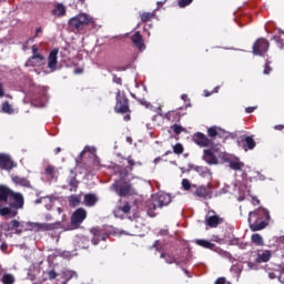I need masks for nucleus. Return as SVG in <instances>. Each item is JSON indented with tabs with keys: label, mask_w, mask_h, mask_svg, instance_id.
I'll return each instance as SVG.
<instances>
[{
	"label": "nucleus",
	"mask_w": 284,
	"mask_h": 284,
	"mask_svg": "<svg viewBox=\"0 0 284 284\" xmlns=\"http://www.w3.org/2000/svg\"><path fill=\"white\" fill-rule=\"evenodd\" d=\"M97 201H99V199L97 197L95 194L89 193L84 195V204L88 207H92L94 205H97Z\"/></svg>",
	"instance_id": "29"
},
{
	"label": "nucleus",
	"mask_w": 284,
	"mask_h": 284,
	"mask_svg": "<svg viewBox=\"0 0 284 284\" xmlns=\"http://www.w3.org/2000/svg\"><path fill=\"white\" fill-rule=\"evenodd\" d=\"M12 183H14V185H20L21 187L32 189V184L30 183V180L19 175L12 176Z\"/></svg>",
	"instance_id": "21"
},
{
	"label": "nucleus",
	"mask_w": 284,
	"mask_h": 284,
	"mask_svg": "<svg viewBox=\"0 0 284 284\" xmlns=\"http://www.w3.org/2000/svg\"><path fill=\"white\" fill-rule=\"evenodd\" d=\"M131 41L138 50H145V43L143 42V36H141L140 31H136L132 37Z\"/></svg>",
	"instance_id": "19"
},
{
	"label": "nucleus",
	"mask_w": 284,
	"mask_h": 284,
	"mask_svg": "<svg viewBox=\"0 0 284 284\" xmlns=\"http://www.w3.org/2000/svg\"><path fill=\"white\" fill-rule=\"evenodd\" d=\"M2 112H4L6 114H13L14 110L12 109V105H10L8 102H4L2 104Z\"/></svg>",
	"instance_id": "39"
},
{
	"label": "nucleus",
	"mask_w": 284,
	"mask_h": 284,
	"mask_svg": "<svg viewBox=\"0 0 284 284\" xmlns=\"http://www.w3.org/2000/svg\"><path fill=\"white\" fill-rule=\"evenodd\" d=\"M252 204H253V205H260V204H261V200L257 199V197H253Z\"/></svg>",
	"instance_id": "52"
},
{
	"label": "nucleus",
	"mask_w": 284,
	"mask_h": 284,
	"mask_svg": "<svg viewBox=\"0 0 284 284\" xmlns=\"http://www.w3.org/2000/svg\"><path fill=\"white\" fill-rule=\"evenodd\" d=\"M160 258H164L165 263H168V265H178L181 266L183 265V261H179L176 258V256H174V254L172 253H168V252H162L160 255Z\"/></svg>",
	"instance_id": "16"
},
{
	"label": "nucleus",
	"mask_w": 284,
	"mask_h": 284,
	"mask_svg": "<svg viewBox=\"0 0 284 284\" xmlns=\"http://www.w3.org/2000/svg\"><path fill=\"white\" fill-rule=\"evenodd\" d=\"M61 222L54 223H38V222H24V232H52V230H59Z\"/></svg>",
	"instance_id": "5"
},
{
	"label": "nucleus",
	"mask_w": 284,
	"mask_h": 284,
	"mask_svg": "<svg viewBox=\"0 0 284 284\" xmlns=\"http://www.w3.org/2000/svg\"><path fill=\"white\" fill-rule=\"evenodd\" d=\"M194 170L203 179H205V176H212V171L207 166H195Z\"/></svg>",
	"instance_id": "32"
},
{
	"label": "nucleus",
	"mask_w": 284,
	"mask_h": 284,
	"mask_svg": "<svg viewBox=\"0 0 284 284\" xmlns=\"http://www.w3.org/2000/svg\"><path fill=\"white\" fill-rule=\"evenodd\" d=\"M0 250H1V252H8V243H2L0 245Z\"/></svg>",
	"instance_id": "51"
},
{
	"label": "nucleus",
	"mask_w": 284,
	"mask_h": 284,
	"mask_svg": "<svg viewBox=\"0 0 284 284\" xmlns=\"http://www.w3.org/2000/svg\"><path fill=\"white\" fill-rule=\"evenodd\" d=\"M13 168H17V163L12 161V158L6 153H0V170L10 172Z\"/></svg>",
	"instance_id": "13"
},
{
	"label": "nucleus",
	"mask_w": 284,
	"mask_h": 284,
	"mask_svg": "<svg viewBox=\"0 0 284 284\" xmlns=\"http://www.w3.org/2000/svg\"><path fill=\"white\" fill-rule=\"evenodd\" d=\"M44 219H45V221H52V215L47 214V215L44 216Z\"/></svg>",
	"instance_id": "59"
},
{
	"label": "nucleus",
	"mask_w": 284,
	"mask_h": 284,
	"mask_svg": "<svg viewBox=\"0 0 284 284\" xmlns=\"http://www.w3.org/2000/svg\"><path fill=\"white\" fill-rule=\"evenodd\" d=\"M111 190H113V192H115L118 196H130V194L134 192V187H132V184L123 180L115 181L111 185Z\"/></svg>",
	"instance_id": "8"
},
{
	"label": "nucleus",
	"mask_w": 284,
	"mask_h": 284,
	"mask_svg": "<svg viewBox=\"0 0 284 284\" xmlns=\"http://www.w3.org/2000/svg\"><path fill=\"white\" fill-rule=\"evenodd\" d=\"M192 194L196 196V199H203V201H207L212 199L214 191L212 189V184L207 183L205 185H192Z\"/></svg>",
	"instance_id": "7"
},
{
	"label": "nucleus",
	"mask_w": 284,
	"mask_h": 284,
	"mask_svg": "<svg viewBox=\"0 0 284 284\" xmlns=\"http://www.w3.org/2000/svg\"><path fill=\"white\" fill-rule=\"evenodd\" d=\"M264 74H270L272 72V67H270V62H266L264 65Z\"/></svg>",
	"instance_id": "47"
},
{
	"label": "nucleus",
	"mask_w": 284,
	"mask_h": 284,
	"mask_svg": "<svg viewBox=\"0 0 284 284\" xmlns=\"http://www.w3.org/2000/svg\"><path fill=\"white\" fill-rule=\"evenodd\" d=\"M254 110H255L254 106H248V108L245 109V112H246L247 114H252V112H254Z\"/></svg>",
	"instance_id": "54"
},
{
	"label": "nucleus",
	"mask_w": 284,
	"mask_h": 284,
	"mask_svg": "<svg viewBox=\"0 0 284 284\" xmlns=\"http://www.w3.org/2000/svg\"><path fill=\"white\" fill-rule=\"evenodd\" d=\"M193 141L200 148H214V140L207 138V135L202 132L195 133L193 135Z\"/></svg>",
	"instance_id": "10"
},
{
	"label": "nucleus",
	"mask_w": 284,
	"mask_h": 284,
	"mask_svg": "<svg viewBox=\"0 0 284 284\" xmlns=\"http://www.w3.org/2000/svg\"><path fill=\"white\" fill-rule=\"evenodd\" d=\"M276 243H278L280 245H284V235H283V236L277 237Z\"/></svg>",
	"instance_id": "55"
},
{
	"label": "nucleus",
	"mask_w": 284,
	"mask_h": 284,
	"mask_svg": "<svg viewBox=\"0 0 284 284\" xmlns=\"http://www.w3.org/2000/svg\"><path fill=\"white\" fill-rule=\"evenodd\" d=\"M60 152H61V148H57V149L54 150V154H60Z\"/></svg>",
	"instance_id": "62"
},
{
	"label": "nucleus",
	"mask_w": 284,
	"mask_h": 284,
	"mask_svg": "<svg viewBox=\"0 0 284 284\" xmlns=\"http://www.w3.org/2000/svg\"><path fill=\"white\" fill-rule=\"evenodd\" d=\"M113 83H116L118 85H122L123 80L119 77H116V74L113 75Z\"/></svg>",
	"instance_id": "49"
},
{
	"label": "nucleus",
	"mask_w": 284,
	"mask_h": 284,
	"mask_svg": "<svg viewBox=\"0 0 284 284\" xmlns=\"http://www.w3.org/2000/svg\"><path fill=\"white\" fill-rule=\"evenodd\" d=\"M184 151L185 149L183 148V144L176 143L175 145H173L174 154H183Z\"/></svg>",
	"instance_id": "41"
},
{
	"label": "nucleus",
	"mask_w": 284,
	"mask_h": 284,
	"mask_svg": "<svg viewBox=\"0 0 284 284\" xmlns=\"http://www.w3.org/2000/svg\"><path fill=\"white\" fill-rule=\"evenodd\" d=\"M192 1H194V0H179L178 6L180 8H187V6H190L192 3Z\"/></svg>",
	"instance_id": "44"
},
{
	"label": "nucleus",
	"mask_w": 284,
	"mask_h": 284,
	"mask_svg": "<svg viewBox=\"0 0 284 284\" xmlns=\"http://www.w3.org/2000/svg\"><path fill=\"white\" fill-rule=\"evenodd\" d=\"M68 183L71 192H77V190H79V181L73 172H71V176L68 179Z\"/></svg>",
	"instance_id": "28"
},
{
	"label": "nucleus",
	"mask_w": 284,
	"mask_h": 284,
	"mask_svg": "<svg viewBox=\"0 0 284 284\" xmlns=\"http://www.w3.org/2000/svg\"><path fill=\"white\" fill-rule=\"evenodd\" d=\"M272 258V251L266 250L257 255V263H267Z\"/></svg>",
	"instance_id": "31"
},
{
	"label": "nucleus",
	"mask_w": 284,
	"mask_h": 284,
	"mask_svg": "<svg viewBox=\"0 0 284 284\" xmlns=\"http://www.w3.org/2000/svg\"><path fill=\"white\" fill-rule=\"evenodd\" d=\"M154 19V12H143L141 14L142 23H148V21H152Z\"/></svg>",
	"instance_id": "35"
},
{
	"label": "nucleus",
	"mask_w": 284,
	"mask_h": 284,
	"mask_svg": "<svg viewBox=\"0 0 284 284\" xmlns=\"http://www.w3.org/2000/svg\"><path fill=\"white\" fill-rule=\"evenodd\" d=\"M88 219V212L84 209H77L71 215V222L67 223L65 221L60 222L59 230H64L70 232L72 230H79L81 223Z\"/></svg>",
	"instance_id": "3"
},
{
	"label": "nucleus",
	"mask_w": 284,
	"mask_h": 284,
	"mask_svg": "<svg viewBox=\"0 0 284 284\" xmlns=\"http://www.w3.org/2000/svg\"><path fill=\"white\" fill-rule=\"evenodd\" d=\"M91 234H93L92 243L93 245H99L101 241H106L108 239V231L101 227H93L91 229Z\"/></svg>",
	"instance_id": "12"
},
{
	"label": "nucleus",
	"mask_w": 284,
	"mask_h": 284,
	"mask_svg": "<svg viewBox=\"0 0 284 284\" xmlns=\"http://www.w3.org/2000/svg\"><path fill=\"white\" fill-rule=\"evenodd\" d=\"M273 41H275L280 50H284V31L277 30V32L273 36Z\"/></svg>",
	"instance_id": "24"
},
{
	"label": "nucleus",
	"mask_w": 284,
	"mask_h": 284,
	"mask_svg": "<svg viewBox=\"0 0 284 284\" xmlns=\"http://www.w3.org/2000/svg\"><path fill=\"white\" fill-rule=\"evenodd\" d=\"M128 143H132V138H126Z\"/></svg>",
	"instance_id": "64"
},
{
	"label": "nucleus",
	"mask_w": 284,
	"mask_h": 284,
	"mask_svg": "<svg viewBox=\"0 0 284 284\" xmlns=\"http://www.w3.org/2000/svg\"><path fill=\"white\" fill-rule=\"evenodd\" d=\"M194 184H192V183H190V180H187V179H183L182 180V187H183V190H185L186 192H189V190H191V192H192V186H193Z\"/></svg>",
	"instance_id": "42"
},
{
	"label": "nucleus",
	"mask_w": 284,
	"mask_h": 284,
	"mask_svg": "<svg viewBox=\"0 0 284 284\" xmlns=\"http://www.w3.org/2000/svg\"><path fill=\"white\" fill-rule=\"evenodd\" d=\"M209 139L211 141H214L215 136H219L220 139H227V132L221 128L217 126H211L207 129Z\"/></svg>",
	"instance_id": "14"
},
{
	"label": "nucleus",
	"mask_w": 284,
	"mask_h": 284,
	"mask_svg": "<svg viewBox=\"0 0 284 284\" xmlns=\"http://www.w3.org/2000/svg\"><path fill=\"white\" fill-rule=\"evenodd\" d=\"M41 32H43V29H42L41 27H38V28L36 29V34H34V37H36V38L39 37V34H41Z\"/></svg>",
	"instance_id": "53"
},
{
	"label": "nucleus",
	"mask_w": 284,
	"mask_h": 284,
	"mask_svg": "<svg viewBox=\"0 0 284 284\" xmlns=\"http://www.w3.org/2000/svg\"><path fill=\"white\" fill-rule=\"evenodd\" d=\"M32 54L33 57L34 54H39V49L36 45L32 47Z\"/></svg>",
	"instance_id": "56"
},
{
	"label": "nucleus",
	"mask_w": 284,
	"mask_h": 284,
	"mask_svg": "<svg viewBox=\"0 0 284 284\" xmlns=\"http://www.w3.org/2000/svg\"><path fill=\"white\" fill-rule=\"evenodd\" d=\"M43 61H45V58L41 54H34L32 55L27 62V68H37L39 65H43Z\"/></svg>",
	"instance_id": "18"
},
{
	"label": "nucleus",
	"mask_w": 284,
	"mask_h": 284,
	"mask_svg": "<svg viewBox=\"0 0 284 284\" xmlns=\"http://www.w3.org/2000/svg\"><path fill=\"white\" fill-rule=\"evenodd\" d=\"M58 55H59V49H53L49 53L48 68L51 70V72H54V70H57Z\"/></svg>",
	"instance_id": "17"
},
{
	"label": "nucleus",
	"mask_w": 284,
	"mask_h": 284,
	"mask_svg": "<svg viewBox=\"0 0 284 284\" xmlns=\"http://www.w3.org/2000/svg\"><path fill=\"white\" fill-rule=\"evenodd\" d=\"M88 26H94V18L87 13H80L69 20V27L73 32H81L88 28Z\"/></svg>",
	"instance_id": "4"
},
{
	"label": "nucleus",
	"mask_w": 284,
	"mask_h": 284,
	"mask_svg": "<svg viewBox=\"0 0 284 284\" xmlns=\"http://www.w3.org/2000/svg\"><path fill=\"white\" fill-rule=\"evenodd\" d=\"M26 227V222H19L17 220H12L10 222V230H16V234H21Z\"/></svg>",
	"instance_id": "25"
},
{
	"label": "nucleus",
	"mask_w": 284,
	"mask_h": 284,
	"mask_svg": "<svg viewBox=\"0 0 284 284\" xmlns=\"http://www.w3.org/2000/svg\"><path fill=\"white\" fill-rule=\"evenodd\" d=\"M45 174L48 176H51V179H54V174H57V169L52 165H48L45 169Z\"/></svg>",
	"instance_id": "40"
},
{
	"label": "nucleus",
	"mask_w": 284,
	"mask_h": 284,
	"mask_svg": "<svg viewBox=\"0 0 284 284\" xmlns=\"http://www.w3.org/2000/svg\"><path fill=\"white\" fill-rule=\"evenodd\" d=\"M181 99H182V101H187V94H182Z\"/></svg>",
	"instance_id": "60"
},
{
	"label": "nucleus",
	"mask_w": 284,
	"mask_h": 284,
	"mask_svg": "<svg viewBox=\"0 0 284 284\" xmlns=\"http://www.w3.org/2000/svg\"><path fill=\"white\" fill-rule=\"evenodd\" d=\"M4 92H3V85L2 84H0V97H4Z\"/></svg>",
	"instance_id": "58"
},
{
	"label": "nucleus",
	"mask_w": 284,
	"mask_h": 284,
	"mask_svg": "<svg viewBox=\"0 0 284 284\" xmlns=\"http://www.w3.org/2000/svg\"><path fill=\"white\" fill-rule=\"evenodd\" d=\"M126 161L129 163L130 170H133L134 165H136V162H134V160H132L131 155L126 159Z\"/></svg>",
	"instance_id": "46"
},
{
	"label": "nucleus",
	"mask_w": 284,
	"mask_h": 284,
	"mask_svg": "<svg viewBox=\"0 0 284 284\" xmlns=\"http://www.w3.org/2000/svg\"><path fill=\"white\" fill-rule=\"evenodd\" d=\"M267 50H270V42L265 38L257 39L253 44V54L263 57Z\"/></svg>",
	"instance_id": "11"
},
{
	"label": "nucleus",
	"mask_w": 284,
	"mask_h": 284,
	"mask_svg": "<svg viewBox=\"0 0 284 284\" xmlns=\"http://www.w3.org/2000/svg\"><path fill=\"white\" fill-rule=\"evenodd\" d=\"M82 72H83V69H77V70L74 71L75 74H81Z\"/></svg>",
	"instance_id": "61"
},
{
	"label": "nucleus",
	"mask_w": 284,
	"mask_h": 284,
	"mask_svg": "<svg viewBox=\"0 0 284 284\" xmlns=\"http://www.w3.org/2000/svg\"><path fill=\"white\" fill-rule=\"evenodd\" d=\"M251 243L256 245V247H263L265 245V240L263 239V235L255 233L251 235Z\"/></svg>",
	"instance_id": "26"
},
{
	"label": "nucleus",
	"mask_w": 284,
	"mask_h": 284,
	"mask_svg": "<svg viewBox=\"0 0 284 284\" xmlns=\"http://www.w3.org/2000/svg\"><path fill=\"white\" fill-rule=\"evenodd\" d=\"M274 130H284V125L283 124L275 125Z\"/></svg>",
	"instance_id": "57"
},
{
	"label": "nucleus",
	"mask_w": 284,
	"mask_h": 284,
	"mask_svg": "<svg viewBox=\"0 0 284 284\" xmlns=\"http://www.w3.org/2000/svg\"><path fill=\"white\" fill-rule=\"evenodd\" d=\"M163 119H166L171 123H179L181 121V113L179 111H169L163 115Z\"/></svg>",
	"instance_id": "23"
},
{
	"label": "nucleus",
	"mask_w": 284,
	"mask_h": 284,
	"mask_svg": "<svg viewBox=\"0 0 284 284\" xmlns=\"http://www.w3.org/2000/svg\"><path fill=\"white\" fill-rule=\"evenodd\" d=\"M243 145H244L245 152H247V150H254V148H256V141H254L253 136L246 135L244 138Z\"/></svg>",
	"instance_id": "27"
},
{
	"label": "nucleus",
	"mask_w": 284,
	"mask_h": 284,
	"mask_svg": "<svg viewBox=\"0 0 284 284\" xmlns=\"http://www.w3.org/2000/svg\"><path fill=\"white\" fill-rule=\"evenodd\" d=\"M114 110L118 114H125L130 112L128 98H125V95H121V91H118L116 93V103Z\"/></svg>",
	"instance_id": "9"
},
{
	"label": "nucleus",
	"mask_w": 284,
	"mask_h": 284,
	"mask_svg": "<svg viewBox=\"0 0 284 284\" xmlns=\"http://www.w3.org/2000/svg\"><path fill=\"white\" fill-rule=\"evenodd\" d=\"M247 221L251 232H261V230H265L270 223V211L264 207L251 211Z\"/></svg>",
	"instance_id": "2"
},
{
	"label": "nucleus",
	"mask_w": 284,
	"mask_h": 284,
	"mask_svg": "<svg viewBox=\"0 0 284 284\" xmlns=\"http://www.w3.org/2000/svg\"><path fill=\"white\" fill-rule=\"evenodd\" d=\"M48 276H49L50 281H54V278H57L58 274L54 272V270H52V271H49Z\"/></svg>",
	"instance_id": "48"
},
{
	"label": "nucleus",
	"mask_w": 284,
	"mask_h": 284,
	"mask_svg": "<svg viewBox=\"0 0 284 284\" xmlns=\"http://www.w3.org/2000/svg\"><path fill=\"white\" fill-rule=\"evenodd\" d=\"M229 168L231 170H234L235 172H241L243 168H245V163L241 162L239 158H232L231 161L229 162Z\"/></svg>",
	"instance_id": "22"
},
{
	"label": "nucleus",
	"mask_w": 284,
	"mask_h": 284,
	"mask_svg": "<svg viewBox=\"0 0 284 284\" xmlns=\"http://www.w3.org/2000/svg\"><path fill=\"white\" fill-rule=\"evenodd\" d=\"M63 276H64L65 281L68 282V281H71V278H78L79 275L74 271H64Z\"/></svg>",
	"instance_id": "38"
},
{
	"label": "nucleus",
	"mask_w": 284,
	"mask_h": 284,
	"mask_svg": "<svg viewBox=\"0 0 284 284\" xmlns=\"http://www.w3.org/2000/svg\"><path fill=\"white\" fill-rule=\"evenodd\" d=\"M169 203H172V197L170 196V194L168 193H158L155 195L152 196V202L149 205V214L151 216H154V210H156V207H165Z\"/></svg>",
	"instance_id": "6"
},
{
	"label": "nucleus",
	"mask_w": 284,
	"mask_h": 284,
	"mask_svg": "<svg viewBox=\"0 0 284 284\" xmlns=\"http://www.w3.org/2000/svg\"><path fill=\"white\" fill-rule=\"evenodd\" d=\"M52 14H54V17H65V6L62 3L57 4L52 11Z\"/></svg>",
	"instance_id": "34"
},
{
	"label": "nucleus",
	"mask_w": 284,
	"mask_h": 284,
	"mask_svg": "<svg viewBox=\"0 0 284 284\" xmlns=\"http://www.w3.org/2000/svg\"><path fill=\"white\" fill-rule=\"evenodd\" d=\"M130 210H132V206L130 205V202H124L123 205H119L115 209L114 214H115V216H118V214L120 212H122V214H130Z\"/></svg>",
	"instance_id": "30"
},
{
	"label": "nucleus",
	"mask_w": 284,
	"mask_h": 284,
	"mask_svg": "<svg viewBox=\"0 0 284 284\" xmlns=\"http://www.w3.org/2000/svg\"><path fill=\"white\" fill-rule=\"evenodd\" d=\"M171 130H173V132H174L175 134H181V132H183V126H181V125H179V124H173V125L171 126Z\"/></svg>",
	"instance_id": "45"
},
{
	"label": "nucleus",
	"mask_w": 284,
	"mask_h": 284,
	"mask_svg": "<svg viewBox=\"0 0 284 284\" xmlns=\"http://www.w3.org/2000/svg\"><path fill=\"white\" fill-rule=\"evenodd\" d=\"M3 284H14V275L12 274H4L1 278Z\"/></svg>",
	"instance_id": "37"
},
{
	"label": "nucleus",
	"mask_w": 284,
	"mask_h": 284,
	"mask_svg": "<svg viewBox=\"0 0 284 284\" xmlns=\"http://www.w3.org/2000/svg\"><path fill=\"white\" fill-rule=\"evenodd\" d=\"M225 283H226L225 277H220V278H217V280L215 281L214 284H225Z\"/></svg>",
	"instance_id": "50"
},
{
	"label": "nucleus",
	"mask_w": 284,
	"mask_h": 284,
	"mask_svg": "<svg viewBox=\"0 0 284 284\" xmlns=\"http://www.w3.org/2000/svg\"><path fill=\"white\" fill-rule=\"evenodd\" d=\"M223 223V219L219 215H211L205 217V225L209 227H219Z\"/></svg>",
	"instance_id": "20"
},
{
	"label": "nucleus",
	"mask_w": 284,
	"mask_h": 284,
	"mask_svg": "<svg viewBox=\"0 0 284 284\" xmlns=\"http://www.w3.org/2000/svg\"><path fill=\"white\" fill-rule=\"evenodd\" d=\"M69 203L73 207H77V205H79V203H81V195H71L69 197Z\"/></svg>",
	"instance_id": "36"
},
{
	"label": "nucleus",
	"mask_w": 284,
	"mask_h": 284,
	"mask_svg": "<svg viewBox=\"0 0 284 284\" xmlns=\"http://www.w3.org/2000/svg\"><path fill=\"white\" fill-rule=\"evenodd\" d=\"M130 114L124 115V121H130Z\"/></svg>",
	"instance_id": "63"
},
{
	"label": "nucleus",
	"mask_w": 284,
	"mask_h": 284,
	"mask_svg": "<svg viewBox=\"0 0 284 284\" xmlns=\"http://www.w3.org/2000/svg\"><path fill=\"white\" fill-rule=\"evenodd\" d=\"M203 161L209 165H219V158H216L212 149H205L203 151Z\"/></svg>",
	"instance_id": "15"
},
{
	"label": "nucleus",
	"mask_w": 284,
	"mask_h": 284,
	"mask_svg": "<svg viewBox=\"0 0 284 284\" xmlns=\"http://www.w3.org/2000/svg\"><path fill=\"white\" fill-rule=\"evenodd\" d=\"M234 156L227 154V153H221L220 154V159L221 161H223L224 163H230L232 161Z\"/></svg>",
	"instance_id": "43"
},
{
	"label": "nucleus",
	"mask_w": 284,
	"mask_h": 284,
	"mask_svg": "<svg viewBox=\"0 0 284 284\" xmlns=\"http://www.w3.org/2000/svg\"><path fill=\"white\" fill-rule=\"evenodd\" d=\"M196 245H200V247H204L205 250H213L216 247L214 243L207 241V240H195Z\"/></svg>",
	"instance_id": "33"
},
{
	"label": "nucleus",
	"mask_w": 284,
	"mask_h": 284,
	"mask_svg": "<svg viewBox=\"0 0 284 284\" xmlns=\"http://www.w3.org/2000/svg\"><path fill=\"white\" fill-rule=\"evenodd\" d=\"M23 194L12 191L6 185H0V216L14 219L17 210H23Z\"/></svg>",
	"instance_id": "1"
}]
</instances>
